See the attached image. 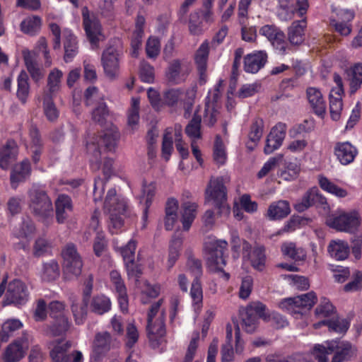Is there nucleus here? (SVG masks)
<instances>
[{"instance_id":"63","label":"nucleus","mask_w":362,"mask_h":362,"mask_svg":"<svg viewBox=\"0 0 362 362\" xmlns=\"http://www.w3.org/2000/svg\"><path fill=\"white\" fill-rule=\"evenodd\" d=\"M51 244L46 238L39 237L35 241L33 245V253L35 257H42L45 255L49 251Z\"/></svg>"},{"instance_id":"3","label":"nucleus","mask_w":362,"mask_h":362,"mask_svg":"<svg viewBox=\"0 0 362 362\" xmlns=\"http://www.w3.org/2000/svg\"><path fill=\"white\" fill-rule=\"evenodd\" d=\"M28 207L31 214L39 221L49 223L53 218V205L45 189L33 185L28 192Z\"/></svg>"},{"instance_id":"53","label":"nucleus","mask_w":362,"mask_h":362,"mask_svg":"<svg viewBox=\"0 0 362 362\" xmlns=\"http://www.w3.org/2000/svg\"><path fill=\"white\" fill-rule=\"evenodd\" d=\"M156 192V184L154 182H150L146 183V182H144L142 184V196L144 197H146V202H145V209L144 211V214L142 216V219L144 222V224L143 226V228L146 227V222L147 221L148 218V209L150 207L151 204V201L153 197L155 195Z\"/></svg>"},{"instance_id":"58","label":"nucleus","mask_w":362,"mask_h":362,"mask_svg":"<svg viewBox=\"0 0 362 362\" xmlns=\"http://www.w3.org/2000/svg\"><path fill=\"white\" fill-rule=\"evenodd\" d=\"M139 121V100L133 98L132 99L131 107L127 114L128 126L134 130Z\"/></svg>"},{"instance_id":"48","label":"nucleus","mask_w":362,"mask_h":362,"mask_svg":"<svg viewBox=\"0 0 362 362\" xmlns=\"http://www.w3.org/2000/svg\"><path fill=\"white\" fill-rule=\"evenodd\" d=\"M59 347V349H62L66 347L64 350V356L69 358V362H83V356L80 351H74L71 354H68L67 350L71 347V343L64 339H60L56 341H52L49 344V348L54 350L55 348Z\"/></svg>"},{"instance_id":"11","label":"nucleus","mask_w":362,"mask_h":362,"mask_svg":"<svg viewBox=\"0 0 362 362\" xmlns=\"http://www.w3.org/2000/svg\"><path fill=\"white\" fill-rule=\"evenodd\" d=\"M326 223L338 231L352 233L358 230L361 218L356 211L335 213L327 218Z\"/></svg>"},{"instance_id":"2","label":"nucleus","mask_w":362,"mask_h":362,"mask_svg":"<svg viewBox=\"0 0 362 362\" xmlns=\"http://www.w3.org/2000/svg\"><path fill=\"white\" fill-rule=\"evenodd\" d=\"M119 134L115 129L106 131L103 134L88 137L86 148L90 155V165L93 171L100 168L101 148L103 146L107 151H112L117 146Z\"/></svg>"},{"instance_id":"6","label":"nucleus","mask_w":362,"mask_h":362,"mask_svg":"<svg viewBox=\"0 0 362 362\" xmlns=\"http://www.w3.org/2000/svg\"><path fill=\"white\" fill-rule=\"evenodd\" d=\"M163 300L153 304L148 314L147 332L151 341L156 344L160 343V340L165 334V312L160 310Z\"/></svg>"},{"instance_id":"42","label":"nucleus","mask_w":362,"mask_h":362,"mask_svg":"<svg viewBox=\"0 0 362 362\" xmlns=\"http://www.w3.org/2000/svg\"><path fill=\"white\" fill-rule=\"evenodd\" d=\"M306 27L305 19L293 22L288 28V40L292 45H300L304 40V29Z\"/></svg>"},{"instance_id":"29","label":"nucleus","mask_w":362,"mask_h":362,"mask_svg":"<svg viewBox=\"0 0 362 362\" xmlns=\"http://www.w3.org/2000/svg\"><path fill=\"white\" fill-rule=\"evenodd\" d=\"M64 74L59 69L51 70L47 78V87L42 93V96L54 97L61 89L62 79Z\"/></svg>"},{"instance_id":"26","label":"nucleus","mask_w":362,"mask_h":362,"mask_svg":"<svg viewBox=\"0 0 362 362\" xmlns=\"http://www.w3.org/2000/svg\"><path fill=\"white\" fill-rule=\"evenodd\" d=\"M23 59L25 66L31 78L35 83H38L44 77L43 69L37 62L35 54L33 52L26 50L23 52Z\"/></svg>"},{"instance_id":"9","label":"nucleus","mask_w":362,"mask_h":362,"mask_svg":"<svg viewBox=\"0 0 362 362\" xmlns=\"http://www.w3.org/2000/svg\"><path fill=\"white\" fill-rule=\"evenodd\" d=\"M64 304L58 300L52 301L49 305L50 316L54 319L52 325H46L43 332L49 337L60 336L64 334L69 328L70 323L68 318L64 315Z\"/></svg>"},{"instance_id":"32","label":"nucleus","mask_w":362,"mask_h":362,"mask_svg":"<svg viewBox=\"0 0 362 362\" xmlns=\"http://www.w3.org/2000/svg\"><path fill=\"white\" fill-rule=\"evenodd\" d=\"M322 325L328 327L329 331L338 334H344L349 329L350 322L346 319L339 318L337 315L332 316L331 318L325 319L320 321L314 325L315 328H320Z\"/></svg>"},{"instance_id":"27","label":"nucleus","mask_w":362,"mask_h":362,"mask_svg":"<svg viewBox=\"0 0 362 362\" xmlns=\"http://www.w3.org/2000/svg\"><path fill=\"white\" fill-rule=\"evenodd\" d=\"M267 59V54L264 51L247 54L244 59V70L247 73H257L264 66Z\"/></svg>"},{"instance_id":"12","label":"nucleus","mask_w":362,"mask_h":362,"mask_svg":"<svg viewBox=\"0 0 362 362\" xmlns=\"http://www.w3.org/2000/svg\"><path fill=\"white\" fill-rule=\"evenodd\" d=\"M317 300L314 292L288 298L281 301L279 307L288 311L291 315H303L306 310H309L315 303Z\"/></svg>"},{"instance_id":"13","label":"nucleus","mask_w":362,"mask_h":362,"mask_svg":"<svg viewBox=\"0 0 362 362\" xmlns=\"http://www.w3.org/2000/svg\"><path fill=\"white\" fill-rule=\"evenodd\" d=\"M64 274L68 279L78 277L82 271L83 262L76 247L73 244L66 245L62 251Z\"/></svg>"},{"instance_id":"19","label":"nucleus","mask_w":362,"mask_h":362,"mask_svg":"<svg viewBox=\"0 0 362 362\" xmlns=\"http://www.w3.org/2000/svg\"><path fill=\"white\" fill-rule=\"evenodd\" d=\"M119 54L113 47L107 48L103 53L101 62L105 76L115 79L119 74Z\"/></svg>"},{"instance_id":"24","label":"nucleus","mask_w":362,"mask_h":362,"mask_svg":"<svg viewBox=\"0 0 362 362\" xmlns=\"http://www.w3.org/2000/svg\"><path fill=\"white\" fill-rule=\"evenodd\" d=\"M306 97L314 112L322 117L326 110V103L321 90L316 87H308Z\"/></svg>"},{"instance_id":"21","label":"nucleus","mask_w":362,"mask_h":362,"mask_svg":"<svg viewBox=\"0 0 362 362\" xmlns=\"http://www.w3.org/2000/svg\"><path fill=\"white\" fill-rule=\"evenodd\" d=\"M101 160H103V173L105 176V180L100 177H98L95 180L94 182V189H93V197L94 201L96 202L98 201H101L102 197L104 194L105 190V185L107 180L110 177L112 173V164L113 160L110 158H102ZM102 161H100V163Z\"/></svg>"},{"instance_id":"16","label":"nucleus","mask_w":362,"mask_h":362,"mask_svg":"<svg viewBox=\"0 0 362 362\" xmlns=\"http://www.w3.org/2000/svg\"><path fill=\"white\" fill-rule=\"evenodd\" d=\"M83 25L88 39L93 46L103 38L102 27L97 16L90 13L87 7L82 8Z\"/></svg>"},{"instance_id":"30","label":"nucleus","mask_w":362,"mask_h":362,"mask_svg":"<svg viewBox=\"0 0 362 362\" xmlns=\"http://www.w3.org/2000/svg\"><path fill=\"white\" fill-rule=\"evenodd\" d=\"M71 309L73 313L75 322L77 325H82L85 322L88 314V305L89 298L83 296V299L80 300L76 297L70 298Z\"/></svg>"},{"instance_id":"50","label":"nucleus","mask_w":362,"mask_h":362,"mask_svg":"<svg viewBox=\"0 0 362 362\" xmlns=\"http://www.w3.org/2000/svg\"><path fill=\"white\" fill-rule=\"evenodd\" d=\"M36 228L34 222L29 218L23 220L18 228L13 231V235L17 238H29L35 233Z\"/></svg>"},{"instance_id":"17","label":"nucleus","mask_w":362,"mask_h":362,"mask_svg":"<svg viewBox=\"0 0 362 362\" xmlns=\"http://www.w3.org/2000/svg\"><path fill=\"white\" fill-rule=\"evenodd\" d=\"M259 34L265 37L278 54L284 55L288 48L285 34L274 25H264L259 29Z\"/></svg>"},{"instance_id":"64","label":"nucleus","mask_w":362,"mask_h":362,"mask_svg":"<svg viewBox=\"0 0 362 362\" xmlns=\"http://www.w3.org/2000/svg\"><path fill=\"white\" fill-rule=\"evenodd\" d=\"M204 112V122L208 126H213L216 122L219 114L218 107H215L214 104L206 103Z\"/></svg>"},{"instance_id":"23","label":"nucleus","mask_w":362,"mask_h":362,"mask_svg":"<svg viewBox=\"0 0 362 362\" xmlns=\"http://www.w3.org/2000/svg\"><path fill=\"white\" fill-rule=\"evenodd\" d=\"M56 219L58 223H64L73 211V202L66 194H59L54 202Z\"/></svg>"},{"instance_id":"47","label":"nucleus","mask_w":362,"mask_h":362,"mask_svg":"<svg viewBox=\"0 0 362 362\" xmlns=\"http://www.w3.org/2000/svg\"><path fill=\"white\" fill-rule=\"evenodd\" d=\"M281 250L284 256L296 261L303 260L306 257L305 250L301 247H297L292 242L284 243Z\"/></svg>"},{"instance_id":"49","label":"nucleus","mask_w":362,"mask_h":362,"mask_svg":"<svg viewBox=\"0 0 362 362\" xmlns=\"http://www.w3.org/2000/svg\"><path fill=\"white\" fill-rule=\"evenodd\" d=\"M23 322L16 318L6 320L1 326V341H7L8 339L18 330L23 327Z\"/></svg>"},{"instance_id":"52","label":"nucleus","mask_w":362,"mask_h":362,"mask_svg":"<svg viewBox=\"0 0 362 362\" xmlns=\"http://www.w3.org/2000/svg\"><path fill=\"white\" fill-rule=\"evenodd\" d=\"M42 25V19L37 16H28L21 23V30L25 34L35 35L40 31Z\"/></svg>"},{"instance_id":"44","label":"nucleus","mask_w":362,"mask_h":362,"mask_svg":"<svg viewBox=\"0 0 362 362\" xmlns=\"http://www.w3.org/2000/svg\"><path fill=\"white\" fill-rule=\"evenodd\" d=\"M318 182L320 187L325 192L334 195L339 198H344L347 196V191L337 185L333 182L329 180L327 177L320 175L318 177Z\"/></svg>"},{"instance_id":"33","label":"nucleus","mask_w":362,"mask_h":362,"mask_svg":"<svg viewBox=\"0 0 362 362\" xmlns=\"http://www.w3.org/2000/svg\"><path fill=\"white\" fill-rule=\"evenodd\" d=\"M324 201L325 197L319 194L317 188L314 187L308 190L302 199L294 204V209L298 212H303L307 210L315 202H320L323 203Z\"/></svg>"},{"instance_id":"36","label":"nucleus","mask_w":362,"mask_h":362,"mask_svg":"<svg viewBox=\"0 0 362 362\" xmlns=\"http://www.w3.org/2000/svg\"><path fill=\"white\" fill-rule=\"evenodd\" d=\"M88 303L90 311L98 315L109 312L112 308L110 299L103 294H97L90 298Z\"/></svg>"},{"instance_id":"38","label":"nucleus","mask_w":362,"mask_h":362,"mask_svg":"<svg viewBox=\"0 0 362 362\" xmlns=\"http://www.w3.org/2000/svg\"><path fill=\"white\" fill-rule=\"evenodd\" d=\"M327 251L329 255L336 260H344L349 256L350 250L348 243L341 240L330 241Z\"/></svg>"},{"instance_id":"40","label":"nucleus","mask_w":362,"mask_h":362,"mask_svg":"<svg viewBox=\"0 0 362 362\" xmlns=\"http://www.w3.org/2000/svg\"><path fill=\"white\" fill-rule=\"evenodd\" d=\"M198 205L195 202H187L182 205L181 223L184 230H188L197 216Z\"/></svg>"},{"instance_id":"39","label":"nucleus","mask_w":362,"mask_h":362,"mask_svg":"<svg viewBox=\"0 0 362 362\" xmlns=\"http://www.w3.org/2000/svg\"><path fill=\"white\" fill-rule=\"evenodd\" d=\"M178 201L174 198L168 199L165 205V216L164 218L165 228L171 230L177 221Z\"/></svg>"},{"instance_id":"43","label":"nucleus","mask_w":362,"mask_h":362,"mask_svg":"<svg viewBox=\"0 0 362 362\" xmlns=\"http://www.w3.org/2000/svg\"><path fill=\"white\" fill-rule=\"evenodd\" d=\"M30 83L27 73L21 71L17 77L16 96L21 103L25 104L30 94Z\"/></svg>"},{"instance_id":"59","label":"nucleus","mask_w":362,"mask_h":362,"mask_svg":"<svg viewBox=\"0 0 362 362\" xmlns=\"http://www.w3.org/2000/svg\"><path fill=\"white\" fill-rule=\"evenodd\" d=\"M233 337V329L230 325L226 326V339L227 343L224 344L221 349V357L223 362H230L234 357L233 350L230 344Z\"/></svg>"},{"instance_id":"45","label":"nucleus","mask_w":362,"mask_h":362,"mask_svg":"<svg viewBox=\"0 0 362 362\" xmlns=\"http://www.w3.org/2000/svg\"><path fill=\"white\" fill-rule=\"evenodd\" d=\"M252 266L258 271H262L265 266L266 255L264 246H255L247 255Z\"/></svg>"},{"instance_id":"14","label":"nucleus","mask_w":362,"mask_h":362,"mask_svg":"<svg viewBox=\"0 0 362 362\" xmlns=\"http://www.w3.org/2000/svg\"><path fill=\"white\" fill-rule=\"evenodd\" d=\"M309 7L308 0H279L276 13L281 21L291 20L295 13L299 17L303 16Z\"/></svg>"},{"instance_id":"7","label":"nucleus","mask_w":362,"mask_h":362,"mask_svg":"<svg viewBox=\"0 0 362 362\" xmlns=\"http://www.w3.org/2000/svg\"><path fill=\"white\" fill-rule=\"evenodd\" d=\"M206 199L219 209L220 214L228 215L230 207L227 204L226 180L222 177L211 178L206 189Z\"/></svg>"},{"instance_id":"4","label":"nucleus","mask_w":362,"mask_h":362,"mask_svg":"<svg viewBox=\"0 0 362 362\" xmlns=\"http://www.w3.org/2000/svg\"><path fill=\"white\" fill-rule=\"evenodd\" d=\"M126 209V199L117 195L115 189H110L105 197L104 209L109 215V228L112 233H117L123 226L122 216Z\"/></svg>"},{"instance_id":"10","label":"nucleus","mask_w":362,"mask_h":362,"mask_svg":"<svg viewBox=\"0 0 362 362\" xmlns=\"http://www.w3.org/2000/svg\"><path fill=\"white\" fill-rule=\"evenodd\" d=\"M266 305L259 301H254L240 309V317L243 329L248 333L254 332L258 325L259 318L267 320Z\"/></svg>"},{"instance_id":"56","label":"nucleus","mask_w":362,"mask_h":362,"mask_svg":"<svg viewBox=\"0 0 362 362\" xmlns=\"http://www.w3.org/2000/svg\"><path fill=\"white\" fill-rule=\"evenodd\" d=\"M182 245V240L180 238H173L169 246L168 267L172 268L178 259Z\"/></svg>"},{"instance_id":"34","label":"nucleus","mask_w":362,"mask_h":362,"mask_svg":"<svg viewBox=\"0 0 362 362\" xmlns=\"http://www.w3.org/2000/svg\"><path fill=\"white\" fill-rule=\"evenodd\" d=\"M290 213L289 202L286 200H279L269 205L267 215L269 220L276 221L286 218Z\"/></svg>"},{"instance_id":"20","label":"nucleus","mask_w":362,"mask_h":362,"mask_svg":"<svg viewBox=\"0 0 362 362\" xmlns=\"http://www.w3.org/2000/svg\"><path fill=\"white\" fill-rule=\"evenodd\" d=\"M333 153L341 165H347L354 161L358 149L349 141H339L334 144Z\"/></svg>"},{"instance_id":"46","label":"nucleus","mask_w":362,"mask_h":362,"mask_svg":"<svg viewBox=\"0 0 362 362\" xmlns=\"http://www.w3.org/2000/svg\"><path fill=\"white\" fill-rule=\"evenodd\" d=\"M189 295L194 312L197 313H199L203 304V291L199 279H194Z\"/></svg>"},{"instance_id":"62","label":"nucleus","mask_w":362,"mask_h":362,"mask_svg":"<svg viewBox=\"0 0 362 362\" xmlns=\"http://www.w3.org/2000/svg\"><path fill=\"white\" fill-rule=\"evenodd\" d=\"M315 315L319 318H331L335 315L334 308L328 300L324 298L321 301L320 304L316 308Z\"/></svg>"},{"instance_id":"8","label":"nucleus","mask_w":362,"mask_h":362,"mask_svg":"<svg viewBox=\"0 0 362 362\" xmlns=\"http://www.w3.org/2000/svg\"><path fill=\"white\" fill-rule=\"evenodd\" d=\"M227 247L228 243L223 240L209 238L204 243V249L209 253L207 264L211 272L223 271L226 264L225 253Z\"/></svg>"},{"instance_id":"1","label":"nucleus","mask_w":362,"mask_h":362,"mask_svg":"<svg viewBox=\"0 0 362 362\" xmlns=\"http://www.w3.org/2000/svg\"><path fill=\"white\" fill-rule=\"evenodd\" d=\"M325 344H316L313 348V354L318 362L347 361L357 354L356 347L348 341L331 340Z\"/></svg>"},{"instance_id":"51","label":"nucleus","mask_w":362,"mask_h":362,"mask_svg":"<svg viewBox=\"0 0 362 362\" xmlns=\"http://www.w3.org/2000/svg\"><path fill=\"white\" fill-rule=\"evenodd\" d=\"M59 267L58 263L52 259L42 264L41 278L45 281H52L59 276Z\"/></svg>"},{"instance_id":"28","label":"nucleus","mask_w":362,"mask_h":362,"mask_svg":"<svg viewBox=\"0 0 362 362\" xmlns=\"http://www.w3.org/2000/svg\"><path fill=\"white\" fill-rule=\"evenodd\" d=\"M31 173L30 163L28 159L23 160L16 164L11 173V185L14 189L17 188L19 183L25 181Z\"/></svg>"},{"instance_id":"57","label":"nucleus","mask_w":362,"mask_h":362,"mask_svg":"<svg viewBox=\"0 0 362 362\" xmlns=\"http://www.w3.org/2000/svg\"><path fill=\"white\" fill-rule=\"evenodd\" d=\"M350 89L355 93L362 84V64H357L350 69Z\"/></svg>"},{"instance_id":"25","label":"nucleus","mask_w":362,"mask_h":362,"mask_svg":"<svg viewBox=\"0 0 362 362\" xmlns=\"http://www.w3.org/2000/svg\"><path fill=\"white\" fill-rule=\"evenodd\" d=\"M18 154V148L13 140H8L0 148V168L7 169L14 162Z\"/></svg>"},{"instance_id":"15","label":"nucleus","mask_w":362,"mask_h":362,"mask_svg":"<svg viewBox=\"0 0 362 362\" xmlns=\"http://www.w3.org/2000/svg\"><path fill=\"white\" fill-rule=\"evenodd\" d=\"M31 341L32 337L24 333L20 339L15 340L6 346L2 354V360L4 362L21 361L25 356Z\"/></svg>"},{"instance_id":"5","label":"nucleus","mask_w":362,"mask_h":362,"mask_svg":"<svg viewBox=\"0 0 362 362\" xmlns=\"http://www.w3.org/2000/svg\"><path fill=\"white\" fill-rule=\"evenodd\" d=\"M6 278H4L0 284V298L5 293L3 305H14L19 307L25 305L29 298L27 286L19 279H14L6 286Z\"/></svg>"},{"instance_id":"54","label":"nucleus","mask_w":362,"mask_h":362,"mask_svg":"<svg viewBox=\"0 0 362 362\" xmlns=\"http://www.w3.org/2000/svg\"><path fill=\"white\" fill-rule=\"evenodd\" d=\"M213 158L214 162L218 166L224 165L227 160L226 147L223 143L221 137L218 135L216 136L214 146Z\"/></svg>"},{"instance_id":"37","label":"nucleus","mask_w":362,"mask_h":362,"mask_svg":"<svg viewBox=\"0 0 362 362\" xmlns=\"http://www.w3.org/2000/svg\"><path fill=\"white\" fill-rule=\"evenodd\" d=\"M30 143L27 146V148L31 153L33 162L36 163L40 160L43 147L42 139L36 127L30 128Z\"/></svg>"},{"instance_id":"41","label":"nucleus","mask_w":362,"mask_h":362,"mask_svg":"<svg viewBox=\"0 0 362 362\" xmlns=\"http://www.w3.org/2000/svg\"><path fill=\"white\" fill-rule=\"evenodd\" d=\"M209 53V42L205 41L199 46L194 56L195 63L197 64L201 79H203L207 68Z\"/></svg>"},{"instance_id":"18","label":"nucleus","mask_w":362,"mask_h":362,"mask_svg":"<svg viewBox=\"0 0 362 362\" xmlns=\"http://www.w3.org/2000/svg\"><path fill=\"white\" fill-rule=\"evenodd\" d=\"M111 344L112 337L109 332L97 333L93 341L90 361L98 362L110 350Z\"/></svg>"},{"instance_id":"60","label":"nucleus","mask_w":362,"mask_h":362,"mask_svg":"<svg viewBox=\"0 0 362 362\" xmlns=\"http://www.w3.org/2000/svg\"><path fill=\"white\" fill-rule=\"evenodd\" d=\"M136 247L137 242L134 239H131L125 245L117 249V251L122 257L124 263L132 262L135 259V251Z\"/></svg>"},{"instance_id":"31","label":"nucleus","mask_w":362,"mask_h":362,"mask_svg":"<svg viewBox=\"0 0 362 362\" xmlns=\"http://www.w3.org/2000/svg\"><path fill=\"white\" fill-rule=\"evenodd\" d=\"M64 61L68 63L73 60L78 53V45L76 36L71 30L65 28L63 30Z\"/></svg>"},{"instance_id":"55","label":"nucleus","mask_w":362,"mask_h":362,"mask_svg":"<svg viewBox=\"0 0 362 362\" xmlns=\"http://www.w3.org/2000/svg\"><path fill=\"white\" fill-rule=\"evenodd\" d=\"M201 122V116L194 114L192 119L185 128V133L192 139V141L199 139L202 136L200 132Z\"/></svg>"},{"instance_id":"35","label":"nucleus","mask_w":362,"mask_h":362,"mask_svg":"<svg viewBox=\"0 0 362 362\" xmlns=\"http://www.w3.org/2000/svg\"><path fill=\"white\" fill-rule=\"evenodd\" d=\"M344 90L340 88H332L329 93V112L333 120L337 121L340 118L342 110V95Z\"/></svg>"},{"instance_id":"61","label":"nucleus","mask_w":362,"mask_h":362,"mask_svg":"<svg viewBox=\"0 0 362 362\" xmlns=\"http://www.w3.org/2000/svg\"><path fill=\"white\" fill-rule=\"evenodd\" d=\"M38 99L43 102L44 112L47 118L50 121L55 120L58 117L59 113L53 103V97L41 95Z\"/></svg>"},{"instance_id":"22","label":"nucleus","mask_w":362,"mask_h":362,"mask_svg":"<svg viewBox=\"0 0 362 362\" xmlns=\"http://www.w3.org/2000/svg\"><path fill=\"white\" fill-rule=\"evenodd\" d=\"M189 71L190 67L187 62L175 60L170 64L166 76L170 82L178 84L185 80Z\"/></svg>"}]
</instances>
